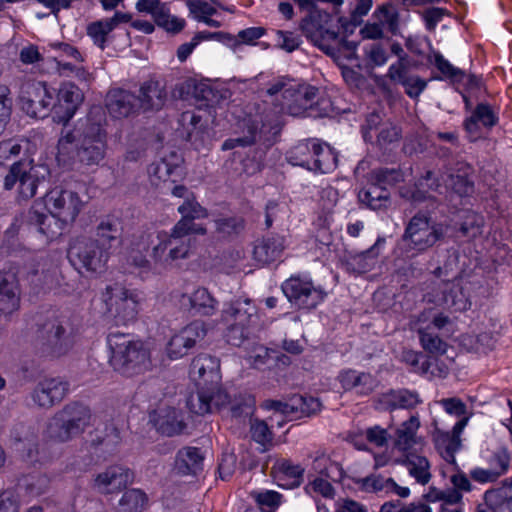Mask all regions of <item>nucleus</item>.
<instances>
[{
    "mask_svg": "<svg viewBox=\"0 0 512 512\" xmlns=\"http://www.w3.org/2000/svg\"><path fill=\"white\" fill-rule=\"evenodd\" d=\"M183 159L175 152L152 163L148 168V175L152 185L156 187H169L184 178Z\"/></svg>",
    "mask_w": 512,
    "mask_h": 512,
    "instance_id": "f3484780",
    "label": "nucleus"
},
{
    "mask_svg": "<svg viewBox=\"0 0 512 512\" xmlns=\"http://www.w3.org/2000/svg\"><path fill=\"white\" fill-rule=\"evenodd\" d=\"M284 250V241L280 237L263 239L253 249L254 259L261 264H268L280 258Z\"/></svg>",
    "mask_w": 512,
    "mask_h": 512,
    "instance_id": "4c0bfd02",
    "label": "nucleus"
},
{
    "mask_svg": "<svg viewBox=\"0 0 512 512\" xmlns=\"http://www.w3.org/2000/svg\"><path fill=\"white\" fill-rule=\"evenodd\" d=\"M108 314L117 324L126 325L136 320L140 308V297L135 290L121 284L108 285L102 293Z\"/></svg>",
    "mask_w": 512,
    "mask_h": 512,
    "instance_id": "9d476101",
    "label": "nucleus"
},
{
    "mask_svg": "<svg viewBox=\"0 0 512 512\" xmlns=\"http://www.w3.org/2000/svg\"><path fill=\"white\" fill-rule=\"evenodd\" d=\"M399 128L391 122L383 123L377 131L376 141L381 147L396 142L400 139Z\"/></svg>",
    "mask_w": 512,
    "mask_h": 512,
    "instance_id": "052dcab7",
    "label": "nucleus"
},
{
    "mask_svg": "<svg viewBox=\"0 0 512 512\" xmlns=\"http://www.w3.org/2000/svg\"><path fill=\"white\" fill-rule=\"evenodd\" d=\"M281 495L272 490L260 491L255 494V500L262 512H274L280 505Z\"/></svg>",
    "mask_w": 512,
    "mask_h": 512,
    "instance_id": "13d9d810",
    "label": "nucleus"
},
{
    "mask_svg": "<svg viewBox=\"0 0 512 512\" xmlns=\"http://www.w3.org/2000/svg\"><path fill=\"white\" fill-rule=\"evenodd\" d=\"M411 74L409 58H402L389 66L387 77L394 83L402 84Z\"/></svg>",
    "mask_w": 512,
    "mask_h": 512,
    "instance_id": "4d7b16f0",
    "label": "nucleus"
},
{
    "mask_svg": "<svg viewBox=\"0 0 512 512\" xmlns=\"http://www.w3.org/2000/svg\"><path fill=\"white\" fill-rule=\"evenodd\" d=\"M320 144L316 139L299 143L289 151L287 159L293 166L305 167L310 171H317L320 167Z\"/></svg>",
    "mask_w": 512,
    "mask_h": 512,
    "instance_id": "393cba45",
    "label": "nucleus"
},
{
    "mask_svg": "<svg viewBox=\"0 0 512 512\" xmlns=\"http://www.w3.org/2000/svg\"><path fill=\"white\" fill-rule=\"evenodd\" d=\"M150 420L159 432L167 436L179 434L185 428L182 412L171 407L154 411L150 415Z\"/></svg>",
    "mask_w": 512,
    "mask_h": 512,
    "instance_id": "cd10ccee",
    "label": "nucleus"
},
{
    "mask_svg": "<svg viewBox=\"0 0 512 512\" xmlns=\"http://www.w3.org/2000/svg\"><path fill=\"white\" fill-rule=\"evenodd\" d=\"M435 66L446 77L453 81H461L465 77V73L454 67L440 53L435 54Z\"/></svg>",
    "mask_w": 512,
    "mask_h": 512,
    "instance_id": "680f3d73",
    "label": "nucleus"
},
{
    "mask_svg": "<svg viewBox=\"0 0 512 512\" xmlns=\"http://www.w3.org/2000/svg\"><path fill=\"white\" fill-rule=\"evenodd\" d=\"M203 455L196 447L180 449L175 458L174 470L180 475H194L202 467Z\"/></svg>",
    "mask_w": 512,
    "mask_h": 512,
    "instance_id": "f704fd0d",
    "label": "nucleus"
},
{
    "mask_svg": "<svg viewBox=\"0 0 512 512\" xmlns=\"http://www.w3.org/2000/svg\"><path fill=\"white\" fill-rule=\"evenodd\" d=\"M12 112V99L10 90L5 85H0V135L5 129Z\"/></svg>",
    "mask_w": 512,
    "mask_h": 512,
    "instance_id": "bf43d9fd",
    "label": "nucleus"
},
{
    "mask_svg": "<svg viewBox=\"0 0 512 512\" xmlns=\"http://www.w3.org/2000/svg\"><path fill=\"white\" fill-rule=\"evenodd\" d=\"M130 21V16L126 13L116 12L113 17L96 21L87 27V34L93 43L99 48L104 49L109 34L120 24Z\"/></svg>",
    "mask_w": 512,
    "mask_h": 512,
    "instance_id": "7c9ffc66",
    "label": "nucleus"
},
{
    "mask_svg": "<svg viewBox=\"0 0 512 512\" xmlns=\"http://www.w3.org/2000/svg\"><path fill=\"white\" fill-rule=\"evenodd\" d=\"M166 93L156 81H147L140 87L139 96L136 97L137 108L143 111L159 110L163 107Z\"/></svg>",
    "mask_w": 512,
    "mask_h": 512,
    "instance_id": "473e14b6",
    "label": "nucleus"
},
{
    "mask_svg": "<svg viewBox=\"0 0 512 512\" xmlns=\"http://www.w3.org/2000/svg\"><path fill=\"white\" fill-rule=\"evenodd\" d=\"M402 462L417 483L426 485L430 481V464L425 457L410 454L407 455Z\"/></svg>",
    "mask_w": 512,
    "mask_h": 512,
    "instance_id": "a19ab883",
    "label": "nucleus"
},
{
    "mask_svg": "<svg viewBox=\"0 0 512 512\" xmlns=\"http://www.w3.org/2000/svg\"><path fill=\"white\" fill-rule=\"evenodd\" d=\"M428 82L416 74H411L405 81L400 84L403 86L405 93L412 99H417L426 89Z\"/></svg>",
    "mask_w": 512,
    "mask_h": 512,
    "instance_id": "0e129e2a",
    "label": "nucleus"
},
{
    "mask_svg": "<svg viewBox=\"0 0 512 512\" xmlns=\"http://www.w3.org/2000/svg\"><path fill=\"white\" fill-rule=\"evenodd\" d=\"M389 478H384L379 474H371L367 477L360 478L356 481L358 488L361 491L368 493H387Z\"/></svg>",
    "mask_w": 512,
    "mask_h": 512,
    "instance_id": "8fccbe9b",
    "label": "nucleus"
},
{
    "mask_svg": "<svg viewBox=\"0 0 512 512\" xmlns=\"http://www.w3.org/2000/svg\"><path fill=\"white\" fill-rule=\"evenodd\" d=\"M300 10L307 13L302 20L301 29L314 46L320 48V12L318 4L320 0H294Z\"/></svg>",
    "mask_w": 512,
    "mask_h": 512,
    "instance_id": "c85d7f7f",
    "label": "nucleus"
},
{
    "mask_svg": "<svg viewBox=\"0 0 512 512\" xmlns=\"http://www.w3.org/2000/svg\"><path fill=\"white\" fill-rule=\"evenodd\" d=\"M440 187L437 179L431 171L426 172L425 176L420 178L411 192V201L419 203L426 199H431V192L437 191Z\"/></svg>",
    "mask_w": 512,
    "mask_h": 512,
    "instance_id": "c03bdc74",
    "label": "nucleus"
},
{
    "mask_svg": "<svg viewBox=\"0 0 512 512\" xmlns=\"http://www.w3.org/2000/svg\"><path fill=\"white\" fill-rule=\"evenodd\" d=\"M177 304L184 310L200 316H212L218 310L217 299L204 287H197L191 292L175 294Z\"/></svg>",
    "mask_w": 512,
    "mask_h": 512,
    "instance_id": "6ab92c4d",
    "label": "nucleus"
},
{
    "mask_svg": "<svg viewBox=\"0 0 512 512\" xmlns=\"http://www.w3.org/2000/svg\"><path fill=\"white\" fill-rule=\"evenodd\" d=\"M118 220L113 217H107L103 219L97 228V234L100 237L98 240L100 243H104L106 245V242H109V245L112 242L117 241V234H118Z\"/></svg>",
    "mask_w": 512,
    "mask_h": 512,
    "instance_id": "864d4df0",
    "label": "nucleus"
},
{
    "mask_svg": "<svg viewBox=\"0 0 512 512\" xmlns=\"http://www.w3.org/2000/svg\"><path fill=\"white\" fill-rule=\"evenodd\" d=\"M48 342L53 356L66 354L75 344L78 329L70 318L54 320L48 327Z\"/></svg>",
    "mask_w": 512,
    "mask_h": 512,
    "instance_id": "a211bd4d",
    "label": "nucleus"
},
{
    "mask_svg": "<svg viewBox=\"0 0 512 512\" xmlns=\"http://www.w3.org/2000/svg\"><path fill=\"white\" fill-rule=\"evenodd\" d=\"M155 23L168 32L177 33L185 26V20L172 15L166 7L155 19Z\"/></svg>",
    "mask_w": 512,
    "mask_h": 512,
    "instance_id": "603ef678",
    "label": "nucleus"
},
{
    "mask_svg": "<svg viewBox=\"0 0 512 512\" xmlns=\"http://www.w3.org/2000/svg\"><path fill=\"white\" fill-rule=\"evenodd\" d=\"M276 484L284 489L298 487L303 480L304 469L289 460H278L272 467Z\"/></svg>",
    "mask_w": 512,
    "mask_h": 512,
    "instance_id": "2f4dec72",
    "label": "nucleus"
},
{
    "mask_svg": "<svg viewBox=\"0 0 512 512\" xmlns=\"http://www.w3.org/2000/svg\"><path fill=\"white\" fill-rule=\"evenodd\" d=\"M484 218L476 212H468L461 224V232L467 237H476L482 233Z\"/></svg>",
    "mask_w": 512,
    "mask_h": 512,
    "instance_id": "5fc2aeb1",
    "label": "nucleus"
},
{
    "mask_svg": "<svg viewBox=\"0 0 512 512\" xmlns=\"http://www.w3.org/2000/svg\"><path fill=\"white\" fill-rule=\"evenodd\" d=\"M99 241L77 240L68 250V258L71 264L78 270L85 269L89 272H102L110 257V249Z\"/></svg>",
    "mask_w": 512,
    "mask_h": 512,
    "instance_id": "f8f14e48",
    "label": "nucleus"
},
{
    "mask_svg": "<svg viewBox=\"0 0 512 512\" xmlns=\"http://www.w3.org/2000/svg\"><path fill=\"white\" fill-rule=\"evenodd\" d=\"M470 172L471 167L465 165L463 173L449 174L445 180L446 186L461 197L470 195L474 190V183L469 178Z\"/></svg>",
    "mask_w": 512,
    "mask_h": 512,
    "instance_id": "a18cd8bd",
    "label": "nucleus"
},
{
    "mask_svg": "<svg viewBox=\"0 0 512 512\" xmlns=\"http://www.w3.org/2000/svg\"><path fill=\"white\" fill-rule=\"evenodd\" d=\"M421 402L416 391L401 389L391 394V406L393 408L411 409Z\"/></svg>",
    "mask_w": 512,
    "mask_h": 512,
    "instance_id": "09e8293b",
    "label": "nucleus"
},
{
    "mask_svg": "<svg viewBox=\"0 0 512 512\" xmlns=\"http://www.w3.org/2000/svg\"><path fill=\"white\" fill-rule=\"evenodd\" d=\"M339 380L345 390L357 389L360 394H369L375 388V380L369 373L346 370L340 373Z\"/></svg>",
    "mask_w": 512,
    "mask_h": 512,
    "instance_id": "e433bc0d",
    "label": "nucleus"
},
{
    "mask_svg": "<svg viewBox=\"0 0 512 512\" xmlns=\"http://www.w3.org/2000/svg\"><path fill=\"white\" fill-rule=\"evenodd\" d=\"M370 180L380 187L392 186L402 180V173L394 168H380L373 170Z\"/></svg>",
    "mask_w": 512,
    "mask_h": 512,
    "instance_id": "3c124183",
    "label": "nucleus"
},
{
    "mask_svg": "<svg viewBox=\"0 0 512 512\" xmlns=\"http://www.w3.org/2000/svg\"><path fill=\"white\" fill-rule=\"evenodd\" d=\"M498 122V116L491 106L480 103L476 106L471 117L464 122L465 129L469 133H476L478 125L481 123L486 128L495 126Z\"/></svg>",
    "mask_w": 512,
    "mask_h": 512,
    "instance_id": "ea45409f",
    "label": "nucleus"
},
{
    "mask_svg": "<svg viewBox=\"0 0 512 512\" xmlns=\"http://www.w3.org/2000/svg\"><path fill=\"white\" fill-rule=\"evenodd\" d=\"M445 233L446 227L443 224L431 221L423 213H417L406 225L402 239L410 250L421 253L435 245Z\"/></svg>",
    "mask_w": 512,
    "mask_h": 512,
    "instance_id": "9b49d317",
    "label": "nucleus"
},
{
    "mask_svg": "<svg viewBox=\"0 0 512 512\" xmlns=\"http://www.w3.org/2000/svg\"><path fill=\"white\" fill-rule=\"evenodd\" d=\"M403 360L413 368L414 372L426 374L430 370L431 362L421 353L411 350L405 351L403 352Z\"/></svg>",
    "mask_w": 512,
    "mask_h": 512,
    "instance_id": "e2e57ef3",
    "label": "nucleus"
},
{
    "mask_svg": "<svg viewBox=\"0 0 512 512\" xmlns=\"http://www.w3.org/2000/svg\"><path fill=\"white\" fill-rule=\"evenodd\" d=\"M342 5L343 0H322V40L328 37L334 41L332 45L322 43V52L340 67L357 59V43L338 39L341 32L348 30V20L340 15Z\"/></svg>",
    "mask_w": 512,
    "mask_h": 512,
    "instance_id": "423d86ee",
    "label": "nucleus"
},
{
    "mask_svg": "<svg viewBox=\"0 0 512 512\" xmlns=\"http://www.w3.org/2000/svg\"><path fill=\"white\" fill-rule=\"evenodd\" d=\"M373 17L390 33L396 35L399 31V11L393 2H386L379 5Z\"/></svg>",
    "mask_w": 512,
    "mask_h": 512,
    "instance_id": "79ce46f5",
    "label": "nucleus"
},
{
    "mask_svg": "<svg viewBox=\"0 0 512 512\" xmlns=\"http://www.w3.org/2000/svg\"><path fill=\"white\" fill-rule=\"evenodd\" d=\"M317 88L302 83L299 80L288 77H278L267 89V93L271 97L281 96L282 101L275 105L273 116H266V122H262L261 127L258 124H248L249 138L229 139L223 143V149H233L236 146H245L255 140L257 131L261 133L276 131L280 127L279 116L281 114H289L292 116H300L310 106V102L317 94Z\"/></svg>",
    "mask_w": 512,
    "mask_h": 512,
    "instance_id": "f03ea898",
    "label": "nucleus"
},
{
    "mask_svg": "<svg viewBox=\"0 0 512 512\" xmlns=\"http://www.w3.org/2000/svg\"><path fill=\"white\" fill-rule=\"evenodd\" d=\"M106 108L115 119L128 117L138 110L136 96L124 89H111L106 96Z\"/></svg>",
    "mask_w": 512,
    "mask_h": 512,
    "instance_id": "b1692460",
    "label": "nucleus"
},
{
    "mask_svg": "<svg viewBox=\"0 0 512 512\" xmlns=\"http://www.w3.org/2000/svg\"><path fill=\"white\" fill-rule=\"evenodd\" d=\"M55 98L53 119L55 122L66 124L74 116L77 107L82 102V92L72 83H63Z\"/></svg>",
    "mask_w": 512,
    "mask_h": 512,
    "instance_id": "aec40b11",
    "label": "nucleus"
},
{
    "mask_svg": "<svg viewBox=\"0 0 512 512\" xmlns=\"http://www.w3.org/2000/svg\"><path fill=\"white\" fill-rule=\"evenodd\" d=\"M444 411L451 416L459 418L452 431L435 428L434 441L442 458L450 465L457 467L455 453L460 450V435L469 421L466 404L457 397L444 398L437 402Z\"/></svg>",
    "mask_w": 512,
    "mask_h": 512,
    "instance_id": "1a4fd4ad",
    "label": "nucleus"
},
{
    "mask_svg": "<svg viewBox=\"0 0 512 512\" xmlns=\"http://www.w3.org/2000/svg\"><path fill=\"white\" fill-rule=\"evenodd\" d=\"M48 175V169L43 165H32L30 162H18L12 165L5 177L4 187L12 189L18 184L19 196L23 199L32 198L41 180Z\"/></svg>",
    "mask_w": 512,
    "mask_h": 512,
    "instance_id": "ddd939ff",
    "label": "nucleus"
},
{
    "mask_svg": "<svg viewBox=\"0 0 512 512\" xmlns=\"http://www.w3.org/2000/svg\"><path fill=\"white\" fill-rule=\"evenodd\" d=\"M428 319V313H421L414 323L421 346L430 354L443 355L446 353L448 345L439 337L436 331L432 330L431 325H425Z\"/></svg>",
    "mask_w": 512,
    "mask_h": 512,
    "instance_id": "bb28decb",
    "label": "nucleus"
},
{
    "mask_svg": "<svg viewBox=\"0 0 512 512\" xmlns=\"http://www.w3.org/2000/svg\"><path fill=\"white\" fill-rule=\"evenodd\" d=\"M146 503L147 497L144 492L131 489L123 494L119 505L121 512H142Z\"/></svg>",
    "mask_w": 512,
    "mask_h": 512,
    "instance_id": "de8ad7c7",
    "label": "nucleus"
},
{
    "mask_svg": "<svg viewBox=\"0 0 512 512\" xmlns=\"http://www.w3.org/2000/svg\"><path fill=\"white\" fill-rule=\"evenodd\" d=\"M68 391V383L60 378H47L38 383L32 393L35 404L49 408L60 402Z\"/></svg>",
    "mask_w": 512,
    "mask_h": 512,
    "instance_id": "5701e85b",
    "label": "nucleus"
},
{
    "mask_svg": "<svg viewBox=\"0 0 512 512\" xmlns=\"http://www.w3.org/2000/svg\"><path fill=\"white\" fill-rule=\"evenodd\" d=\"M133 480V473L121 465H113L99 473L95 487L101 493H115L124 489Z\"/></svg>",
    "mask_w": 512,
    "mask_h": 512,
    "instance_id": "412c9836",
    "label": "nucleus"
},
{
    "mask_svg": "<svg viewBox=\"0 0 512 512\" xmlns=\"http://www.w3.org/2000/svg\"><path fill=\"white\" fill-rule=\"evenodd\" d=\"M20 307V290L12 273L0 272V316H8Z\"/></svg>",
    "mask_w": 512,
    "mask_h": 512,
    "instance_id": "a878e982",
    "label": "nucleus"
},
{
    "mask_svg": "<svg viewBox=\"0 0 512 512\" xmlns=\"http://www.w3.org/2000/svg\"><path fill=\"white\" fill-rule=\"evenodd\" d=\"M19 496L15 491L5 490L0 493V512H18Z\"/></svg>",
    "mask_w": 512,
    "mask_h": 512,
    "instance_id": "774afa93",
    "label": "nucleus"
},
{
    "mask_svg": "<svg viewBox=\"0 0 512 512\" xmlns=\"http://www.w3.org/2000/svg\"><path fill=\"white\" fill-rule=\"evenodd\" d=\"M190 376L196 386L218 384L220 381L218 359L208 354L197 355L192 361Z\"/></svg>",
    "mask_w": 512,
    "mask_h": 512,
    "instance_id": "4be33fe9",
    "label": "nucleus"
},
{
    "mask_svg": "<svg viewBox=\"0 0 512 512\" xmlns=\"http://www.w3.org/2000/svg\"><path fill=\"white\" fill-rule=\"evenodd\" d=\"M442 293V301L447 308L454 309L455 311H465L470 307L466 295L457 283H446Z\"/></svg>",
    "mask_w": 512,
    "mask_h": 512,
    "instance_id": "37998d69",
    "label": "nucleus"
},
{
    "mask_svg": "<svg viewBox=\"0 0 512 512\" xmlns=\"http://www.w3.org/2000/svg\"><path fill=\"white\" fill-rule=\"evenodd\" d=\"M187 407L192 413L198 415L212 412V404L206 386H197V391L191 393L187 399Z\"/></svg>",
    "mask_w": 512,
    "mask_h": 512,
    "instance_id": "49530a36",
    "label": "nucleus"
},
{
    "mask_svg": "<svg viewBox=\"0 0 512 512\" xmlns=\"http://www.w3.org/2000/svg\"><path fill=\"white\" fill-rule=\"evenodd\" d=\"M174 197L183 198L184 202L178 207L181 219L173 227L171 234L165 231H157L141 236L138 242L133 244L128 255V263L134 268L131 272L138 270V274L144 277L149 271V261L144 252L152 246L151 256L156 263L165 266L171 262L185 259L190 251L191 234H204L205 228L194 223L195 219L208 216L207 210L203 208L190 192L183 185H175L171 189Z\"/></svg>",
    "mask_w": 512,
    "mask_h": 512,
    "instance_id": "f257e3e1",
    "label": "nucleus"
},
{
    "mask_svg": "<svg viewBox=\"0 0 512 512\" xmlns=\"http://www.w3.org/2000/svg\"><path fill=\"white\" fill-rule=\"evenodd\" d=\"M55 99V90L46 83L27 84L19 97L22 111L32 118H44L51 110Z\"/></svg>",
    "mask_w": 512,
    "mask_h": 512,
    "instance_id": "4468645a",
    "label": "nucleus"
},
{
    "mask_svg": "<svg viewBox=\"0 0 512 512\" xmlns=\"http://www.w3.org/2000/svg\"><path fill=\"white\" fill-rule=\"evenodd\" d=\"M359 201L371 210L386 209L390 201V192L370 180L368 186L358 193Z\"/></svg>",
    "mask_w": 512,
    "mask_h": 512,
    "instance_id": "c9c22d12",
    "label": "nucleus"
},
{
    "mask_svg": "<svg viewBox=\"0 0 512 512\" xmlns=\"http://www.w3.org/2000/svg\"><path fill=\"white\" fill-rule=\"evenodd\" d=\"M385 244V237L379 236L376 242L367 250L350 254L346 260L348 269L358 274L372 270Z\"/></svg>",
    "mask_w": 512,
    "mask_h": 512,
    "instance_id": "c756f323",
    "label": "nucleus"
},
{
    "mask_svg": "<svg viewBox=\"0 0 512 512\" xmlns=\"http://www.w3.org/2000/svg\"><path fill=\"white\" fill-rule=\"evenodd\" d=\"M420 427L417 415H412L404 421L396 430L394 445L398 450L407 451L416 444V433Z\"/></svg>",
    "mask_w": 512,
    "mask_h": 512,
    "instance_id": "58836bf2",
    "label": "nucleus"
},
{
    "mask_svg": "<svg viewBox=\"0 0 512 512\" xmlns=\"http://www.w3.org/2000/svg\"><path fill=\"white\" fill-rule=\"evenodd\" d=\"M85 205L86 201L76 191L56 186L34 203L28 219L46 241H51L75 222Z\"/></svg>",
    "mask_w": 512,
    "mask_h": 512,
    "instance_id": "7ed1b4c3",
    "label": "nucleus"
},
{
    "mask_svg": "<svg viewBox=\"0 0 512 512\" xmlns=\"http://www.w3.org/2000/svg\"><path fill=\"white\" fill-rule=\"evenodd\" d=\"M250 431L253 440L262 446H266L272 440V433L264 421H251Z\"/></svg>",
    "mask_w": 512,
    "mask_h": 512,
    "instance_id": "338daca9",
    "label": "nucleus"
},
{
    "mask_svg": "<svg viewBox=\"0 0 512 512\" xmlns=\"http://www.w3.org/2000/svg\"><path fill=\"white\" fill-rule=\"evenodd\" d=\"M107 344L110 350L109 363L122 376L133 377L151 369L150 349L143 341L134 340L123 333H110Z\"/></svg>",
    "mask_w": 512,
    "mask_h": 512,
    "instance_id": "39448f33",
    "label": "nucleus"
},
{
    "mask_svg": "<svg viewBox=\"0 0 512 512\" xmlns=\"http://www.w3.org/2000/svg\"><path fill=\"white\" fill-rule=\"evenodd\" d=\"M288 301L299 309L311 310L316 308L318 292L308 273L292 275L281 286Z\"/></svg>",
    "mask_w": 512,
    "mask_h": 512,
    "instance_id": "2eb2a0df",
    "label": "nucleus"
},
{
    "mask_svg": "<svg viewBox=\"0 0 512 512\" xmlns=\"http://www.w3.org/2000/svg\"><path fill=\"white\" fill-rule=\"evenodd\" d=\"M94 421L95 418L87 406L71 403L48 421L45 435L57 442H67L85 432Z\"/></svg>",
    "mask_w": 512,
    "mask_h": 512,
    "instance_id": "6e6552de",
    "label": "nucleus"
},
{
    "mask_svg": "<svg viewBox=\"0 0 512 512\" xmlns=\"http://www.w3.org/2000/svg\"><path fill=\"white\" fill-rule=\"evenodd\" d=\"M423 497L427 502H440L441 504L443 502H446L447 500H449L450 502H461L462 500V494H460L456 490H441L433 486L429 488L428 492L424 494Z\"/></svg>",
    "mask_w": 512,
    "mask_h": 512,
    "instance_id": "6e6d98bb",
    "label": "nucleus"
},
{
    "mask_svg": "<svg viewBox=\"0 0 512 512\" xmlns=\"http://www.w3.org/2000/svg\"><path fill=\"white\" fill-rule=\"evenodd\" d=\"M275 40H276V45L280 49H282L286 52H289V53L296 50L301 43V40L298 35H296L293 32H290V31H282V30L276 31V39Z\"/></svg>",
    "mask_w": 512,
    "mask_h": 512,
    "instance_id": "69168bd1",
    "label": "nucleus"
},
{
    "mask_svg": "<svg viewBox=\"0 0 512 512\" xmlns=\"http://www.w3.org/2000/svg\"><path fill=\"white\" fill-rule=\"evenodd\" d=\"M207 334L206 324L194 320L175 332L166 345V355L171 360L183 358Z\"/></svg>",
    "mask_w": 512,
    "mask_h": 512,
    "instance_id": "dca6fc26",
    "label": "nucleus"
},
{
    "mask_svg": "<svg viewBox=\"0 0 512 512\" xmlns=\"http://www.w3.org/2000/svg\"><path fill=\"white\" fill-rule=\"evenodd\" d=\"M221 322L226 326V341L241 346L259 322L256 305L248 298H237L224 303Z\"/></svg>",
    "mask_w": 512,
    "mask_h": 512,
    "instance_id": "0eeeda50",
    "label": "nucleus"
},
{
    "mask_svg": "<svg viewBox=\"0 0 512 512\" xmlns=\"http://www.w3.org/2000/svg\"><path fill=\"white\" fill-rule=\"evenodd\" d=\"M187 6L194 20L214 28L221 26V20L219 19L220 12L217 3L205 0H189Z\"/></svg>",
    "mask_w": 512,
    "mask_h": 512,
    "instance_id": "72a5a7b5",
    "label": "nucleus"
},
{
    "mask_svg": "<svg viewBox=\"0 0 512 512\" xmlns=\"http://www.w3.org/2000/svg\"><path fill=\"white\" fill-rule=\"evenodd\" d=\"M106 132L100 123L86 119L73 130H64L58 141L56 160L68 167L77 158L86 165H98L105 155Z\"/></svg>",
    "mask_w": 512,
    "mask_h": 512,
    "instance_id": "20e7f679",
    "label": "nucleus"
}]
</instances>
